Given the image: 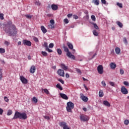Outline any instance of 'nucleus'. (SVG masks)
I'll use <instances>...</instances> for the list:
<instances>
[{"mask_svg": "<svg viewBox=\"0 0 129 129\" xmlns=\"http://www.w3.org/2000/svg\"><path fill=\"white\" fill-rule=\"evenodd\" d=\"M4 31L10 36H17V34H18V30L17 29V27H16V25H12V27H9L8 28H4Z\"/></svg>", "mask_w": 129, "mask_h": 129, "instance_id": "obj_1", "label": "nucleus"}, {"mask_svg": "<svg viewBox=\"0 0 129 129\" xmlns=\"http://www.w3.org/2000/svg\"><path fill=\"white\" fill-rule=\"evenodd\" d=\"M27 117V114L26 113H21L19 111H16L13 119H17V118H19L20 119H26Z\"/></svg>", "mask_w": 129, "mask_h": 129, "instance_id": "obj_2", "label": "nucleus"}, {"mask_svg": "<svg viewBox=\"0 0 129 129\" xmlns=\"http://www.w3.org/2000/svg\"><path fill=\"white\" fill-rule=\"evenodd\" d=\"M63 48L64 52H66L67 56L69 57V58H71V59H73V60H75V56L71 54V52L69 51V49H68V47H67V46H65V45H63Z\"/></svg>", "mask_w": 129, "mask_h": 129, "instance_id": "obj_3", "label": "nucleus"}, {"mask_svg": "<svg viewBox=\"0 0 129 129\" xmlns=\"http://www.w3.org/2000/svg\"><path fill=\"white\" fill-rule=\"evenodd\" d=\"M74 108V103L70 101L67 103V106L66 107L67 110L68 112H72V110Z\"/></svg>", "mask_w": 129, "mask_h": 129, "instance_id": "obj_4", "label": "nucleus"}, {"mask_svg": "<svg viewBox=\"0 0 129 129\" xmlns=\"http://www.w3.org/2000/svg\"><path fill=\"white\" fill-rule=\"evenodd\" d=\"M59 124L61 127H62L63 129H70L69 126H68V125H67V123L66 122H60Z\"/></svg>", "mask_w": 129, "mask_h": 129, "instance_id": "obj_5", "label": "nucleus"}, {"mask_svg": "<svg viewBox=\"0 0 129 129\" xmlns=\"http://www.w3.org/2000/svg\"><path fill=\"white\" fill-rule=\"evenodd\" d=\"M80 119L82 121H88L89 120V117L86 115L82 114L80 115Z\"/></svg>", "mask_w": 129, "mask_h": 129, "instance_id": "obj_6", "label": "nucleus"}, {"mask_svg": "<svg viewBox=\"0 0 129 129\" xmlns=\"http://www.w3.org/2000/svg\"><path fill=\"white\" fill-rule=\"evenodd\" d=\"M57 74L61 77H64L65 76V73L64 72V70H62L61 69H59L57 70Z\"/></svg>", "mask_w": 129, "mask_h": 129, "instance_id": "obj_7", "label": "nucleus"}, {"mask_svg": "<svg viewBox=\"0 0 129 129\" xmlns=\"http://www.w3.org/2000/svg\"><path fill=\"white\" fill-rule=\"evenodd\" d=\"M97 71L99 74H103V67L101 65H99L97 67Z\"/></svg>", "mask_w": 129, "mask_h": 129, "instance_id": "obj_8", "label": "nucleus"}, {"mask_svg": "<svg viewBox=\"0 0 129 129\" xmlns=\"http://www.w3.org/2000/svg\"><path fill=\"white\" fill-rule=\"evenodd\" d=\"M23 43L24 45H26V46H28L29 47H30V46H32V42L31 41L24 39L23 41Z\"/></svg>", "mask_w": 129, "mask_h": 129, "instance_id": "obj_9", "label": "nucleus"}, {"mask_svg": "<svg viewBox=\"0 0 129 129\" xmlns=\"http://www.w3.org/2000/svg\"><path fill=\"white\" fill-rule=\"evenodd\" d=\"M121 92H122V94H127V93H128L127 89H126V88H125V87L124 86L121 87Z\"/></svg>", "mask_w": 129, "mask_h": 129, "instance_id": "obj_10", "label": "nucleus"}, {"mask_svg": "<svg viewBox=\"0 0 129 129\" xmlns=\"http://www.w3.org/2000/svg\"><path fill=\"white\" fill-rule=\"evenodd\" d=\"M20 78L21 82H22L23 84H27V83H28V80H27V79H25L24 76H21Z\"/></svg>", "mask_w": 129, "mask_h": 129, "instance_id": "obj_11", "label": "nucleus"}, {"mask_svg": "<svg viewBox=\"0 0 129 129\" xmlns=\"http://www.w3.org/2000/svg\"><path fill=\"white\" fill-rule=\"evenodd\" d=\"M81 98L83 100V101H84V102H87L88 101V98L87 97L84 96L83 94H81Z\"/></svg>", "mask_w": 129, "mask_h": 129, "instance_id": "obj_12", "label": "nucleus"}, {"mask_svg": "<svg viewBox=\"0 0 129 129\" xmlns=\"http://www.w3.org/2000/svg\"><path fill=\"white\" fill-rule=\"evenodd\" d=\"M59 95L60 96V97H61V98H62V99H65V100H68V96H67L66 95V94H63V93H60Z\"/></svg>", "mask_w": 129, "mask_h": 129, "instance_id": "obj_13", "label": "nucleus"}, {"mask_svg": "<svg viewBox=\"0 0 129 129\" xmlns=\"http://www.w3.org/2000/svg\"><path fill=\"white\" fill-rule=\"evenodd\" d=\"M36 71V67L34 66H32L30 69V73H35V72Z\"/></svg>", "mask_w": 129, "mask_h": 129, "instance_id": "obj_14", "label": "nucleus"}, {"mask_svg": "<svg viewBox=\"0 0 129 129\" xmlns=\"http://www.w3.org/2000/svg\"><path fill=\"white\" fill-rule=\"evenodd\" d=\"M60 67L63 69V70H65V71H67V70H68V67L66 66L64 63H61L60 64Z\"/></svg>", "mask_w": 129, "mask_h": 129, "instance_id": "obj_15", "label": "nucleus"}, {"mask_svg": "<svg viewBox=\"0 0 129 129\" xmlns=\"http://www.w3.org/2000/svg\"><path fill=\"white\" fill-rule=\"evenodd\" d=\"M51 9L53 11H57V10H58V6H57V5L52 4L51 5Z\"/></svg>", "mask_w": 129, "mask_h": 129, "instance_id": "obj_16", "label": "nucleus"}, {"mask_svg": "<svg viewBox=\"0 0 129 129\" xmlns=\"http://www.w3.org/2000/svg\"><path fill=\"white\" fill-rule=\"evenodd\" d=\"M15 24H13V22L11 20H9L7 22V26H9V28H11Z\"/></svg>", "mask_w": 129, "mask_h": 129, "instance_id": "obj_17", "label": "nucleus"}, {"mask_svg": "<svg viewBox=\"0 0 129 129\" xmlns=\"http://www.w3.org/2000/svg\"><path fill=\"white\" fill-rule=\"evenodd\" d=\"M111 69H115L116 68V64L113 62H112L110 64Z\"/></svg>", "mask_w": 129, "mask_h": 129, "instance_id": "obj_18", "label": "nucleus"}, {"mask_svg": "<svg viewBox=\"0 0 129 129\" xmlns=\"http://www.w3.org/2000/svg\"><path fill=\"white\" fill-rule=\"evenodd\" d=\"M41 30L43 34H46V33L47 32V29L45 28V27H44V26H41Z\"/></svg>", "mask_w": 129, "mask_h": 129, "instance_id": "obj_19", "label": "nucleus"}, {"mask_svg": "<svg viewBox=\"0 0 129 129\" xmlns=\"http://www.w3.org/2000/svg\"><path fill=\"white\" fill-rule=\"evenodd\" d=\"M115 53L117 55H119L120 53V48L119 47H116L115 49Z\"/></svg>", "mask_w": 129, "mask_h": 129, "instance_id": "obj_20", "label": "nucleus"}, {"mask_svg": "<svg viewBox=\"0 0 129 129\" xmlns=\"http://www.w3.org/2000/svg\"><path fill=\"white\" fill-rule=\"evenodd\" d=\"M67 44V46L69 47V49H70L71 50L73 49V44H72V43L70 42H68Z\"/></svg>", "mask_w": 129, "mask_h": 129, "instance_id": "obj_21", "label": "nucleus"}, {"mask_svg": "<svg viewBox=\"0 0 129 129\" xmlns=\"http://www.w3.org/2000/svg\"><path fill=\"white\" fill-rule=\"evenodd\" d=\"M103 104L104 105H105V106H108V107L110 106V103H109V102H108L107 101H104Z\"/></svg>", "mask_w": 129, "mask_h": 129, "instance_id": "obj_22", "label": "nucleus"}, {"mask_svg": "<svg viewBox=\"0 0 129 129\" xmlns=\"http://www.w3.org/2000/svg\"><path fill=\"white\" fill-rule=\"evenodd\" d=\"M104 95V94L103 93V90H100L99 92V97H103V96Z\"/></svg>", "mask_w": 129, "mask_h": 129, "instance_id": "obj_23", "label": "nucleus"}, {"mask_svg": "<svg viewBox=\"0 0 129 129\" xmlns=\"http://www.w3.org/2000/svg\"><path fill=\"white\" fill-rule=\"evenodd\" d=\"M56 88H58L59 90H63V88L62 87V86H61V85H60V84H57L56 85Z\"/></svg>", "mask_w": 129, "mask_h": 129, "instance_id": "obj_24", "label": "nucleus"}, {"mask_svg": "<svg viewBox=\"0 0 129 129\" xmlns=\"http://www.w3.org/2000/svg\"><path fill=\"white\" fill-rule=\"evenodd\" d=\"M93 3L94 5H96V6L99 5V0H93Z\"/></svg>", "mask_w": 129, "mask_h": 129, "instance_id": "obj_25", "label": "nucleus"}, {"mask_svg": "<svg viewBox=\"0 0 129 129\" xmlns=\"http://www.w3.org/2000/svg\"><path fill=\"white\" fill-rule=\"evenodd\" d=\"M116 24L117 25H118V27H119V28H122V27L123 26L122 23H121V22L119 21H117Z\"/></svg>", "mask_w": 129, "mask_h": 129, "instance_id": "obj_26", "label": "nucleus"}, {"mask_svg": "<svg viewBox=\"0 0 129 129\" xmlns=\"http://www.w3.org/2000/svg\"><path fill=\"white\" fill-rule=\"evenodd\" d=\"M32 100V101H34V103H37V102H38V99H37L36 97H33Z\"/></svg>", "mask_w": 129, "mask_h": 129, "instance_id": "obj_27", "label": "nucleus"}, {"mask_svg": "<svg viewBox=\"0 0 129 129\" xmlns=\"http://www.w3.org/2000/svg\"><path fill=\"white\" fill-rule=\"evenodd\" d=\"M93 34L94 36H97L99 35L98 32H97V31H96V30H94L93 31Z\"/></svg>", "mask_w": 129, "mask_h": 129, "instance_id": "obj_28", "label": "nucleus"}, {"mask_svg": "<svg viewBox=\"0 0 129 129\" xmlns=\"http://www.w3.org/2000/svg\"><path fill=\"white\" fill-rule=\"evenodd\" d=\"M57 54H58V55H62V50H61V49L58 48L57 49Z\"/></svg>", "mask_w": 129, "mask_h": 129, "instance_id": "obj_29", "label": "nucleus"}, {"mask_svg": "<svg viewBox=\"0 0 129 129\" xmlns=\"http://www.w3.org/2000/svg\"><path fill=\"white\" fill-rule=\"evenodd\" d=\"M42 90L44 91V93H45V94L48 95V94H49V93H50L49 92V91L47 89H43Z\"/></svg>", "mask_w": 129, "mask_h": 129, "instance_id": "obj_30", "label": "nucleus"}, {"mask_svg": "<svg viewBox=\"0 0 129 129\" xmlns=\"http://www.w3.org/2000/svg\"><path fill=\"white\" fill-rule=\"evenodd\" d=\"M93 25L94 26V28L96 29V30H98L99 29V27H98V26H97L96 23H93Z\"/></svg>", "mask_w": 129, "mask_h": 129, "instance_id": "obj_31", "label": "nucleus"}, {"mask_svg": "<svg viewBox=\"0 0 129 129\" xmlns=\"http://www.w3.org/2000/svg\"><path fill=\"white\" fill-rule=\"evenodd\" d=\"M13 114V111L12 110H9L7 112V115H11Z\"/></svg>", "mask_w": 129, "mask_h": 129, "instance_id": "obj_32", "label": "nucleus"}, {"mask_svg": "<svg viewBox=\"0 0 129 129\" xmlns=\"http://www.w3.org/2000/svg\"><path fill=\"white\" fill-rule=\"evenodd\" d=\"M6 50H5V49L3 48H0V53H1V54H4Z\"/></svg>", "mask_w": 129, "mask_h": 129, "instance_id": "obj_33", "label": "nucleus"}, {"mask_svg": "<svg viewBox=\"0 0 129 129\" xmlns=\"http://www.w3.org/2000/svg\"><path fill=\"white\" fill-rule=\"evenodd\" d=\"M91 19L92 21H94V22H95V21H96V18H95V16H94V15H92L91 16Z\"/></svg>", "mask_w": 129, "mask_h": 129, "instance_id": "obj_34", "label": "nucleus"}, {"mask_svg": "<svg viewBox=\"0 0 129 129\" xmlns=\"http://www.w3.org/2000/svg\"><path fill=\"white\" fill-rule=\"evenodd\" d=\"M109 84L111 86H112L113 87H114V86H115V84L113 82H109Z\"/></svg>", "mask_w": 129, "mask_h": 129, "instance_id": "obj_35", "label": "nucleus"}, {"mask_svg": "<svg viewBox=\"0 0 129 129\" xmlns=\"http://www.w3.org/2000/svg\"><path fill=\"white\" fill-rule=\"evenodd\" d=\"M117 6L118 7H119V8H120V9H122V4L119 3H117Z\"/></svg>", "mask_w": 129, "mask_h": 129, "instance_id": "obj_36", "label": "nucleus"}, {"mask_svg": "<svg viewBox=\"0 0 129 129\" xmlns=\"http://www.w3.org/2000/svg\"><path fill=\"white\" fill-rule=\"evenodd\" d=\"M27 19H28V20H31L32 19V16L31 15H26L25 16Z\"/></svg>", "mask_w": 129, "mask_h": 129, "instance_id": "obj_37", "label": "nucleus"}, {"mask_svg": "<svg viewBox=\"0 0 129 129\" xmlns=\"http://www.w3.org/2000/svg\"><path fill=\"white\" fill-rule=\"evenodd\" d=\"M101 84L103 87H105L106 86V84L105 83V81H102L101 82Z\"/></svg>", "mask_w": 129, "mask_h": 129, "instance_id": "obj_38", "label": "nucleus"}, {"mask_svg": "<svg viewBox=\"0 0 129 129\" xmlns=\"http://www.w3.org/2000/svg\"><path fill=\"white\" fill-rule=\"evenodd\" d=\"M41 54L42 55H43V56H48V53H47L46 51H42Z\"/></svg>", "mask_w": 129, "mask_h": 129, "instance_id": "obj_39", "label": "nucleus"}, {"mask_svg": "<svg viewBox=\"0 0 129 129\" xmlns=\"http://www.w3.org/2000/svg\"><path fill=\"white\" fill-rule=\"evenodd\" d=\"M48 27L50 29H54L55 28L54 24H50L48 25Z\"/></svg>", "mask_w": 129, "mask_h": 129, "instance_id": "obj_40", "label": "nucleus"}, {"mask_svg": "<svg viewBox=\"0 0 129 129\" xmlns=\"http://www.w3.org/2000/svg\"><path fill=\"white\" fill-rule=\"evenodd\" d=\"M123 42L126 45L127 44V40L126 39V37H124L123 39Z\"/></svg>", "mask_w": 129, "mask_h": 129, "instance_id": "obj_41", "label": "nucleus"}, {"mask_svg": "<svg viewBox=\"0 0 129 129\" xmlns=\"http://www.w3.org/2000/svg\"><path fill=\"white\" fill-rule=\"evenodd\" d=\"M76 72H77V73H79V74H81L82 73L81 70H80V69H76Z\"/></svg>", "mask_w": 129, "mask_h": 129, "instance_id": "obj_42", "label": "nucleus"}, {"mask_svg": "<svg viewBox=\"0 0 129 129\" xmlns=\"http://www.w3.org/2000/svg\"><path fill=\"white\" fill-rule=\"evenodd\" d=\"M4 14H3V13L0 14L1 20H4L5 19V18L4 17Z\"/></svg>", "mask_w": 129, "mask_h": 129, "instance_id": "obj_43", "label": "nucleus"}, {"mask_svg": "<svg viewBox=\"0 0 129 129\" xmlns=\"http://www.w3.org/2000/svg\"><path fill=\"white\" fill-rule=\"evenodd\" d=\"M33 40L34 41H35L36 43H38L39 42V39H38V38L34 37L33 38Z\"/></svg>", "mask_w": 129, "mask_h": 129, "instance_id": "obj_44", "label": "nucleus"}, {"mask_svg": "<svg viewBox=\"0 0 129 129\" xmlns=\"http://www.w3.org/2000/svg\"><path fill=\"white\" fill-rule=\"evenodd\" d=\"M50 23L51 25H55V21L53 19L50 20Z\"/></svg>", "mask_w": 129, "mask_h": 129, "instance_id": "obj_45", "label": "nucleus"}, {"mask_svg": "<svg viewBox=\"0 0 129 129\" xmlns=\"http://www.w3.org/2000/svg\"><path fill=\"white\" fill-rule=\"evenodd\" d=\"M45 50L48 51L49 53H52V52H53V50H52V49H50L49 47H47L46 49H45Z\"/></svg>", "mask_w": 129, "mask_h": 129, "instance_id": "obj_46", "label": "nucleus"}, {"mask_svg": "<svg viewBox=\"0 0 129 129\" xmlns=\"http://www.w3.org/2000/svg\"><path fill=\"white\" fill-rule=\"evenodd\" d=\"M124 124H125L126 125H127V124H128L129 123V120L127 119H126L124 121Z\"/></svg>", "mask_w": 129, "mask_h": 129, "instance_id": "obj_47", "label": "nucleus"}, {"mask_svg": "<svg viewBox=\"0 0 129 129\" xmlns=\"http://www.w3.org/2000/svg\"><path fill=\"white\" fill-rule=\"evenodd\" d=\"M63 22L65 23V24H68V23H69V20L66 18L63 20Z\"/></svg>", "mask_w": 129, "mask_h": 129, "instance_id": "obj_48", "label": "nucleus"}, {"mask_svg": "<svg viewBox=\"0 0 129 129\" xmlns=\"http://www.w3.org/2000/svg\"><path fill=\"white\" fill-rule=\"evenodd\" d=\"M0 71V80H2L3 78V72H2V69H1Z\"/></svg>", "mask_w": 129, "mask_h": 129, "instance_id": "obj_49", "label": "nucleus"}, {"mask_svg": "<svg viewBox=\"0 0 129 129\" xmlns=\"http://www.w3.org/2000/svg\"><path fill=\"white\" fill-rule=\"evenodd\" d=\"M124 73V71H123V70L120 69V74H121V75H123Z\"/></svg>", "mask_w": 129, "mask_h": 129, "instance_id": "obj_50", "label": "nucleus"}, {"mask_svg": "<svg viewBox=\"0 0 129 129\" xmlns=\"http://www.w3.org/2000/svg\"><path fill=\"white\" fill-rule=\"evenodd\" d=\"M53 47H54V44L50 43L49 45V48H50L51 49H52V48H53Z\"/></svg>", "mask_w": 129, "mask_h": 129, "instance_id": "obj_51", "label": "nucleus"}, {"mask_svg": "<svg viewBox=\"0 0 129 129\" xmlns=\"http://www.w3.org/2000/svg\"><path fill=\"white\" fill-rule=\"evenodd\" d=\"M123 84H124V85H125L126 86H128V85H129L128 82H127L126 81H124Z\"/></svg>", "mask_w": 129, "mask_h": 129, "instance_id": "obj_52", "label": "nucleus"}, {"mask_svg": "<svg viewBox=\"0 0 129 129\" xmlns=\"http://www.w3.org/2000/svg\"><path fill=\"white\" fill-rule=\"evenodd\" d=\"M44 47H45V49H47V48H48V44L47 43V42H44Z\"/></svg>", "mask_w": 129, "mask_h": 129, "instance_id": "obj_53", "label": "nucleus"}, {"mask_svg": "<svg viewBox=\"0 0 129 129\" xmlns=\"http://www.w3.org/2000/svg\"><path fill=\"white\" fill-rule=\"evenodd\" d=\"M4 100H5V101L6 102H9V99L8 98V97H4Z\"/></svg>", "mask_w": 129, "mask_h": 129, "instance_id": "obj_54", "label": "nucleus"}, {"mask_svg": "<svg viewBox=\"0 0 129 129\" xmlns=\"http://www.w3.org/2000/svg\"><path fill=\"white\" fill-rule=\"evenodd\" d=\"M58 80L59 81V82H60V83L64 84V81L63 80L59 79Z\"/></svg>", "mask_w": 129, "mask_h": 129, "instance_id": "obj_55", "label": "nucleus"}, {"mask_svg": "<svg viewBox=\"0 0 129 129\" xmlns=\"http://www.w3.org/2000/svg\"><path fill=\"white\" fill-rule=\"evenodd\" d=\"M73 18L75 20H77L78 19V17L76 15H73Z\"/></svg>", "mask_w": 129, "mask_h": 129, "instance_id": "obj_56", "label": "nucleus"}, {"mask_svg": "<svg viewBox=\"0 0 129 129\" xmlns=\"http://www.w3.org/2000/svg\"><path fill=\"white\" fill-rule=\"evenodd\" d=\"M44 117L45 119H47L48 120L50 119V117H49L48 116H44Z\"/></svg>", "mask_w": 129, "mask_h": 129, "instance_id": "obj_57", "label": "nucleus"}, {"mask_svg": "<svg viewBox=\"0 0 129 129\" xmlns=\"http://www.w3.org/2000/svg\"><path fill=\"white\" fill-rule=\"evenodd\" d=\"M5 45H7V46H9V45H10V42H9V41H6L5 42Z\"/></svg>", "mask_w": 129, "mask_h": 129, "instance_id": "obj_58", "label": "nucleus"}, {"mask_svg": "<svg viewBox=\"0 0 129 129\" xmlns=\"http://www.w3.org/2000/svg\"><path fill=\"white\" fill-rule=\"evenodd\" d=\"M4 113V110L3 109L0 108V114L2 115Z\"/></svg>", "mask_w": 129, "mask_h": 129, "instance_id": "obj_59", "label": "nucleus"}, {"mask_svg": "<svg viewBox=\"0 0 129 129\" xmlns=\"http://www.w3.org/2000/svg\"><path fill=\"white\" fill-rule=\"evenodd\" d=\"M101 3L104 5H105L106 4V1L105 0H101Z\"/></svg>", "mask_w": 129, "mask_h": 129, "instance_id": "obj_60", "label": "nucleus"}, {"mask_svg": "<svg viewBox=\"0 0 129 129\" xmlns=\"http://www.w3.org/2000/svg\"><path fill=\"white\" fill-rule=\"evenodd\" d=\"M66 78H69V77H70V76L69 75V74L66 73Z\"/></svg>", "mask_w": 129, "mask_h": 129, "instance_id": "obj_61", "label": "nucleus"}, {"mask_svg": "<svg viewBox=\"0 0 129 129\" xmlns=\"http://www.w3.org/2000/svg\"><path fill=\"white\" fill-rule=\"evenodd\" d=\"M35 5H36V6H40L41 5V3H40V2H35Z\"/></svg>", "mask_w": 129, "mask_h": 129, "instance_id": "obj_62", "label": "nucleus"}, {"mask_svg": "<svg viewBox=\"0 0 129 129\" xmlns=\"http://www.w3.org/2000/svg\"><path fill=\"white\" fill-rule=\"evenodd\" d=\"M83 86H84V88L86 89V90H88V88H87V87L86 86V85L85 84H83Z\"/></svg>", "mask_w": 129, "mask_h": 129, "instance_id": "obj_63", "label": "nucleus"}, {"mask_svg": "<svg viewBox=\"0 0 129 129\" xmlns=\"http://www.w3.org/2000/svg\"><path fill=\"white\" fill-rule=\"evenodd\" d=\"M73 15L72 14H69L67 16H68V18H71V17H72Z\"/></svg>", "mask_w": 129, "mask_h": 129, "instance_id": "obj_64", "label": "nucleus"}]
</instances>
